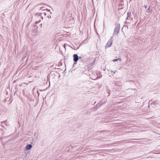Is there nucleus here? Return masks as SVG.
Returning a JSON list of instances; mask_svg holds the SVG:
<instances>
[{"mask_svg": "<svg viewBox=\"0 0 160 160\" xmlns=\"http://www.w3.org/2000/svg\"><path fill=\"white\" fill-rule=\"evenodd\" d=\"M59 77H60V75H59Z\"/></svg>", "mask_w": 160, "mask_h": 160, "instance_id": "20", "label": "nucleus"}, {"mask_svg": "<svg viewBox=\"0 0 160 160\" xmlns=\"http://www.w3.org/2000/svg\"><path fill=\"white\" fill-rule=\"evenodd\" d=\"M118 60H119L120 61L121 60L120 58H118V59H114L112 60V61L114 62H115L116 61H118Z\"/></svg>", "mask_w": 160, "mask_h": 160, "instance_id": "9", "label": "nucleus"}, {"mask_svg": "<svg viewBox=\"0 0 160 160\" xmlns=\"http://www.w3.org/2000/svg\"><path fill=\"white\" fill-rule=\"evenodd\" d=\"M120 25L119 24L118 26H116L114 29V32L113 33V35H117L120 30Z\"/></svg>", "mask_w": 160, "mask_h": 160, "instance_id": "2", "label": "nucleus"}, {"mask_svg": "<svg viewBox=\"0 0 160 160\" xmlns=\"http://www.w3.org/2000/svg\"><path fill=\"white\" fill-rule=\"evenodd\" d=\"M151 101H149V103Z\"/></svg>", "mask_w": 160, "mask_h": 160, "instance_id": "21", "label": "nucleus"}, {"mask_svg": "<svg viewBox=\"0 0 160 160\" xmlns=\"http://www.w3.org/2000/svg\"><path fill=\"white\" fill-rule=\"evenodd\" d=\"M113 38V36H112L110 38V39L109 40L108 42H107V43L106 45L105 46L106 48H108L110 47L111 46L113 42L112 39Z\"/></svg>", "mask_w": 160, "mask_h": 160, "instance_id": "1", "label": "nucleus"}, {"mask_svg": "<svg viewBox=\"0 0 160 160\" xmlns=\"http://www.w3.org/2000/svg\"><path fill=\"white\" fill-rule=\"evenodd\" d=\"M60 64H61V65H62V63L61 62Z\"/></svg>", "mask_w": 160, "mask_h": 160, "instance_id": "19", "label": "nucleus"}, {"mask_svg": "<svg viewBox=\"0 0 160 160\" xmlns=\"http://www.w3.org/2000/svg\"><path fill=\"white\" fill-rule=\"evenodd\" d=\"M32 146L31 144H28L26 146L25 149L27 150H29L32 148Z\"/></svg>", "mask_w": 160, "mask_h": 160, "instance_id": "4", "label": "nucleus"}, {"mask_svg": "<svg viewBox=\"0 0 160 160\" xmlns=\"http://www.w3.org/2000/svg\"><path fill=\"white\" fill-rule=\"evenodd\" d=\"M147 5H144L143 6V7L145 8H147Z\"/></svg>", "mask_w": 160, "mask_h": 160, "instance_id": "11", "label": "nucleus"}, {"mask_svg": "<svg viewBox=\"0 0 160 160\" xmlns=\"http://www.w3.org/2000/svg\"><path fill=\"white\" fill-rule=\"evenodd\" d=\"M43 8H40V10H44V9H43Z\"/></svg>", "mask_w": 160, "mask_h": 160, "instance_id": "13", "label": "nucleus"}, {"mask_svg": "<svg viewBox=\"0 0 160 160\" xmlns=\"http://www.w3.org/2000/svg\"><path fill=\"white\" fill-rule=\"evenodd\" d=\"M131 14L130 12H128L127 13V17L126 18V20H127L128 19H130L131 18Z\"/></svg>", "mask_w": 160, "mask_h": 160, "instance_id": "6", "label": "nucleus"}, {"mask_svg": "<svg viewBox=\"0 0 160 160\" xmlns=\"http://www.w3.org/2000/svg\"><path fill=\"white\" fill-rule=\"evenodd\" d=\"M79 58H80H80H81V57H79Z\"/></svg>", "mask_w": 160, "mask_h": 160, "instance_id": "16", "label": "nucleus"}, {"mask_svg": "<svg viewBox=\"0 0 160 160\" xmlns=\"http://www.w3.org/2000/svg\"><path fill=\"white\" fill-rule=\"evenodd\" d=\"M101 104H100V105H98V104H97L93 108L94 111L97 110V109L101 105Z\"/></svg>", "mask_w": 160, "mask_h": 160, "instance_id": "5", "label": "nucleus"}, {"mask_svg": "<svg viewBox=\"0 0 160 160\" xmlns=\"http://www.w3.org/2000/svg\"><path fill=\"white\" fill-rule=\"evenodd\" d=\"M73 61L74 62L73 64H76L78 61L79 60V57L77 54H74L73 55Z\"/></svg>", "mask_w": 160, "mask_h": 160, "instance_id": "3", "label": "nucleus"}, {"mask_svg": "<svg viewBox=\"0 0 160 160\" xmlns=\"http://www.w3.org/2000/svg\"><path fill=\"white\" fill-rule=\"evenodd\" d=\"M42 14V13L41 12H38L36 14H35L36 16H40Z\"/></svg>", "mask_w": 160, "mask_h": 160, "instance_id": "8", "label": "nucleus"}, {"mask_svg": "<svg viewBox=\"0 0 160 160\" xmlns=\"http://www.w3.org/2000/svg\"><path fill=\"white\" fill-rule=\"evenodd\" d=\"M104 131H100V132H104Z\"/></svg>", "mask_w": 160, "mask_h": 160, "instance_id": "15", "label": "nucleus"}, {"mask_svg": "<svg viewBox=\"0 0 160 160\" xmlns=\"http://www.w3.org/2000/svg\"><path fill=\"white\" fill-rule=\"evenodd\" d=\"M38 95H39V93H38Z\"/></svg>", "mask_w": 160, "mask_h": 160, "instance_id": "17", "label": "nucleus"}, {"mask_svg": "<svg viewBox=\"0 0 160 160\" xmlns=\"http://www.w3.org/2000/svg\"><path fill=\"white\" fill-rule=\"evenodd\" d=\"M151 11V10L150 9V7L149 6L148 8L146 10V12L148 13H149Z\"/></svg>", "mask_w": 160, "mask_h": 160, "instance_id": "7", "label": "nucleus"}, {"mask_svg": "<svg viewBox=\"0 0 160 160\" xmlns=\"http://www.w3.org/2000/svg\"><path fill=\"white\" fill-rule=\"evenodd\" d=\"M116 72H117L116 70H115V71H114L113 72V74H114Z\"/></svg>", "mask_w": 160, "mask_h": 160, "instance_id": "12", "label": "nucleus"}, {"mask_svg": "<svg viewBox=\"0 0 160 160\" xmlns=\"http://www.w3.org/2000/svg\"><path fill=\"white\" fill-rule=\"evenodd\" d=\"M44 13L45 15H47V13L46 12H44Z\"/></svg>", "mask_w": 160, "mask_h": 160, "instance_id": "14", "label": "nucleus"}, {"mask_svg": "<svg viewBox=\"0 0 160 160\" xmlns=\"http://www.w3.org/2000/svg\"><path fill=\"white\" fill-rule=\"evenodd\" d=\"M96 32L98 34V33L97 32V31H96Z\"/></svg>", "mask_w": 160, "mask_h": 160, "instance_id": "18", "label": "nucleus"}, {"mask_svg": "<svg viewBox=\"0 0 160 160\" xmlns=\"http://www.w3.org/2000/svg\"><path fill=\"white\" fill-rule=\"evenodd\" d=\"M48 18H51V15H48Z\"/></svg>", "mask_w": 160, "mask_h": 160, "instance_id": "10", "label": "nucleus"}]
</instances>
